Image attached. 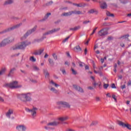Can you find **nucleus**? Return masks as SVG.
<instances>
[{"mask_svg":"<svg viewBox=\"0 0 131 131\" xmlns=\"http://www.w3.org/2000/svg\"><path fill=\"white\" fill-rule=\"evenodd\" d=\"M19 98L22 102H30L32 100L30 93L21 94L19 95Z\"/></svg>","mask_w":131,"mask_h":131,"instance_id":"nucleus-1","label":"nucleus"},{"mask_svg":"<svg viewBox=\"0 0 131 131\" xmlns=\"http://www.w3.org/2000/svg\"><path fill=\"white\" fill-rule=\"evenodd\" d=\"M4 88H9V89L14 90V89H20V88H22V85H18V82L14 81L10 83H6L4 84Z\"/></svg>","mask_w":131,"mask_h":131,"instance_id":"nucleus-2","label":"nucleus"},{"mask_svg":"<svg viewBox=\"0 0 131 131\" xmlns=\"http://www.w3.org/2000/svg\"><path fill=\"white\" fill-rule=\"evenodd\" d=\"M31 42L25 41L20 43L18 45H15L12 47L13 50H25L27 46L30 45Z\"/></svg>","mask_w":131,"mask_h":131,"instance_id":"nucleus-3","label":"nucleus"},{"mask_svg":"<svg viewBox=\"0 0 131 131\" xmlns=\"http://www.w3.org/2000/svg\"><path fill=\"white\" fill-rule=\"evenodd\" d=\"M25 110L28 113H30L32 116V118H35L36 117V112L37 111V108L33 107L32 109L26 108Z\"/></svg>","mask_w":131,"mask_h":131,"instance_id":"nucleus-4","label":"nucleus"},{"mask_svg":"<svg viewBox=\"0 0 131 131\" xmlns=\"http://www.w3.org/2000/svg\"><path fill=\"white\" fill-rule=\"evenodd\" d=\"M21 25H22V23L17 24V25H16L14 26L9 28L8 29H6L5 31L0 32V34H3V33H5V32H8L9 31H12V30H14V29H16V28H19V27L20 26H21Z\"/></svg>","mask_w":131,"mask_h":131,"instance_id":"nucleus-5","label":"nucleus"},{"mask_svg":"<svg viewBox=\"0 0 131 131\" xmlns=\"http://www.w3.org/2000/svg\"><path fill=\"white\" fill-rule=\"evenodd\" d=\"M58 124H60V122L54 121L52 122H50L47 124V126L45 127V129H50V128H52L51 126H56L58 125Z\"/></svg>","mask_w":131,"mask_h":131,"instance_id":"nucleus-6","label":"nucleus"},{"mask_svg":"<svg viewBox=\"0 0 131 131\" xmlns=\"http://www.w3.org/2000/svg\"><path fill=\"white\" fill-rule=\"evenodd\" d=\"M36 28H37V26H34L33 29L32 30H30L29 31H28L25 35H24V36L23 37L21 38V40H23V39L26 38L27 36H28L29 35V34H31V33H32V32H34V31H35V30H36Z\"/></svg>","mask_w":131,"mask_h":131,"instance_id":"nucleus-7","label":"nucleus"},{"mask_svg":"<svg viewBox=\"0 0 131 131\" xmlns=\"http://www.w3.org/2000/svg\"><path fill=\"white\" fill-rule=\"evenodd\" d=\"M59 30H60V28L54 29L52 30L49 31L43 34L42 38L43 39V38H46V35L53 34V33H55V32H57V31H59Z\"/></svg>","mask_w":131,"mask_h":131,"instance_id":"nucleus-8","label":"nucleus"},{"mask_svg":"<svg viewBox=\"0 0 131 131\" xmlns=\"http://www.w3.org/2000/svg\"><path fill=\"white\" fill-rule=\"evenodd\" d=\"M56 105H57V106H62V107L70 108V105H69V103L65 101H58L56 102Z\"/></svg>","mask_w":131,"mask_h":131,"instance_id":"nucleus-9","label":"nucleus"},{"mask_svg":"<svg viewBox=\"0 0 131 131\" xmlns=\"http://www.w3.org/2000/svg\"><path fill=\"white\" fill-rule=\"evenodd\" d=\"M98 33L99 36H105V35H107V34H108V31L106 28H103L98 31Z\"/></svg>","mask_w":131,"mask_h":131,"instance_id":"nucleus-10","label":"nucleus"},{"mask_svg":"<svg viewBox=\"0 0 131 131\" xmlns=\"http://www.w3.org/2000/svg\"><path fill=\"white\" fill-rule=\"evenodd\" d=\"M27 128L26 126L24 124L18 125L16 126V130L17 131H26Z\"/></svg>","mask_w":131,"mask_h":131,"instance_id":"nucleus-11","label":"nucleus"},{"mask_svg":"<svg viewBox=\"0 0 131 131\" xmlns=\"http://www.w3.org/2000/svg\"><path fill=\"white\" fill-rule=\"evenodd\" d=\"M118 124L120 125V126H122V127H126V128L128 129H129L130 130H131V125L128 123L125 124L122 121H119Z\"/></svg>","mask_w":131,"mask_h":131,"instance_id":"nucleus-12","label":"nucleus"},{"mask_svg":"<svg viewBox=\"0 0 131 131\" xmlns=\"http://www.w3.org/2000/svg\"><path fill=\"white\" fill-rule=\"evenodd\" d=\"M43 51H45V49H39L38 50L35 51L33 53V55H35V56L41 55V54H42V53H43Z\"/></svg>","mask_w":131,"mask_h":131,"instance_id":"nucleus-13","label":"nucleus"},{"mask_svg":"<svg viewBox=\"0 0 131 131\" xmlns=\"http://www.w3.org/2000/svg\"><path fill=\"white\" fill-rule=\"evenodd\" d=\"M9 42L8 41V39L5 38L3 41H2L0 43V48L2 47H5L7 45H8Z\"/></svg>","mask_w":131,"mask_h":131,"instance_id":"nucleus-14","label":"nucleus"},{"mask_svg":"<svg viewBox=\"0 0 131 131\" xmlns=\"http://www.w3.org/2000/svg\"><path fill=\"white\" fill-rule=\"evenodd\" d=\"M74 89L76 90V91H77L78 92H79L80 93H84L83 89L81 88V87L79 86H77L76 85H73Z\"/></svg>","mask_w":131,"mask_h":131,"instance_id":"nucleus-15","label":"nucleus"},{"mask_svg":"<svg viewBox=\"0 0 131 131\" xmlns=\"http://www.w3.org/2000/svg\"><path fill=\"white\" fill-rule=\"evenodd\" d=\"M14 113V110L12 109H9L8 111L6 113V115L8 118H11V116Z\"/></svg>","mask_w":131,"mask_h":131,"instance_id":"nucleus-16","label":"nucleus"},{"mask_svg":"<svg viewBox=\"0 0 131 131\" xmlns=\"http://www.w3.org/2000/svg\"><path fill=\"white\" fill-rule=\"evenodd\" d=\"M73 14V12L72 11H69L68 12H64L61 14V16L63 17H69V16H72Z\"/></svg>","mask_w":131,"mask_h":131,"instance_id":"nucleus-17","label":"nucleus"},{"mask_svg":"<svg viewBox=\"0 0 131 131\" xmlns=\"http://www.w3.org/2000/svg\"><path fill=\"white\" fill-rule=\"evenodd\" d=\"M100 8L102 9H107V4L105 2H100Z\"/></svg>","mask_w":131,"mask_h":131,"instance_id":"nucleus-18","label":"nucleus"},{"mask_svg":"<svg viewBox=\"0 0 131 131\" xmlns=\"http://www.w3.org/2000/svg\"><path fill=\"white\" fill-rule=\"evenodd\" d=\"M68 119H69V118L67 116L60 117L58 118V120H59V121H65L66 120H68Z\"/></svg>","mask_w":131,"mask_h":131,"instance_id":"nucleus-19","label":"nucleus"},{"mask_svg":"<svg viewBox=\"0 0 131 131\" xmlns=\"http://www.w3.org/2000/svg\"><path fill=\"white\" fill-rule=\"evenodd\" d=\"M74 51L75 52H76V53H78L79 52H81L82 50L79 46H77L76 47L74 48Z\"/></svg>","mask_w":131,"mask_h":131,"instance_id":"nucleus-20","label":"nucleus"},{"mask_svg":"<svg viewBox=\"0 0 131 131\" xmlns=\"http://www.w3.org/2000/svg\"><path fill=\"white\" fill-rule=\"evenodd\" d=\"M89 14H98L99 13V11L96 9H91L88 11Z\"/></svg>","mask_w":131,"mask_h":131,"instance_id":"nucleus-21","label":"nucleus"},{"mask_svg":"<svg viewBox=\"0 0 131 131\" xmlns=\"http://www.w3.org/2000/svg\"><path fill=\"white\" fill-rule=\"evenodd\" d=\"M6 39H7V41H8L9 43H11V42H13V41L15 40V38H14V37H10L6 38Z\"/></svg>","mask_w":131,"mask_h":131,"instance_id":"nucleus-22","label":"nucleus"},{"mask_svg":"<svg viewBox=\"0 0 131 131\" xmlns=\"http://www.w3.org/2000/svg\"><path fill=\"white\" fill-rule=\"evenodd\" d=\"M6 71H7V69H6V68L2 69L0 70V76H2V75H4V74L6 73Z\"/></svg>","mask_w":131,"mask_h":131,"instance_id":"nucleus-23","label":"nucleus"},{"mask_svg":"<svg viewBox=\"0 0 131 131\" xmlns=\"http://www.w3.org/2000/svg\"><path fill=\"white\" fill-rule=\"evenodd\" d=\"M51 84H52V85H54V86H55V88H58V86H60V85L56 83L55 82H54V81L51 80L50 82Z\"/></svg>","mask_w":131,"mask_h":131,"instance_id":"nucleus-24","label":"nucleus"},{"mask_svg":"<svg viewBox=\"0 0 131 131\" xmlns=\"http://www.w3.org/2000/svg\"><path fill=\"white\" fill-rule=\"evenodd\" d=\"M73 12V14H74L75 15H80L82 14L80 11H72Z\"/></svg>","mask_w":131,"mask_h":131,"instance_id":"nucleus-25","label":"nucleus"},{"mask_svg":"<svg viewBox=\"0 0 131 131\" xmlns=\"http://www.w3.org/2000/svg\"><path fill=\"white\" fill-rule=\"evenodd\" d=\"M15 70H16V69L15 68H13L12 69L9 73L8 74V76L10 77V76H12V74H13L14 73V72L15 71Z\"/></svg>","mask_w":131,"mask_h":131,"instance_id":"nucleus-26","label":"nucleus"},{"mask_svg":"<svg viewBox=\"0 0 131 131\" xmlns=\"http://www.w3.org/2000/svg\"><path fill=\"white\" fill-rule=\"evenodd\" d=\"M33 70L34 71H39L40 69L39 68H38L37 66H33Z\"/></svg>","mask_w":131,"mask_h":131,"instance_id":"nucleus-27","label":"nucleus"},{"mask_svg":"<svg viewBox=\"0 0 131 131\" xmlns=\"http://www.w3.org/2000/svg\"><path fill=\"white\" fill-rule=\"evenodd\" d=\"M13 2L14 1L13 0H8L5 3V5H11V4H13Z\"/></svg>","mask_w":131,"mask_h":131,"instance_id":"nucleus-28","label":"nucleus"},{"mask_svg":"<svg viewBox=\"0 0 131 131\" xmlns=\"http://www.w3.org/2000/svg\"><path fill=\"white\" fill-rule=\"evenodd\" d=\"M50 91L51 92H53V93H54L55 94H57L58 93V90H56V89L54 88H51L50 89Z\"/></svg>","mask_w":131,"mask_h":131,"instance_id":"nucleus-29","label":"nucleus"},{"mask_svg":"<svg viewBox=\"0 0 131 131\" xmlns=\"http://www.w3.org/2000/svg\"><path fill=\"white\" fill-rule=\"evenodd\" d=\"M78 29H80V26H78L74 28L70 29V30H73L74 31L76 30H78Z\"/></svg>","mask_w":131,"mask_h":131,"instance_id":"nucleus-30","label":"nucleus"},{"mask_svg":"<svg viewBox=\"0 0 131 131\" xmlns=\"http://www.w3.org/2000/svg\"><path fill=\"white\" fill-rule=\"evenodd\" d=\"M48 61L49 62V63L50 64L51 66H54V61L53 59L49 58L48 59Z\"/></svg>","mask_w":131,"mask_h":131,"instance_id":"nucleus-31","label":"nucleus"},{"mask_svg":"<svg viewBox=\"0 0 131 131\" xmlns=\"http://www.w3.org/2000/svg\"><path fill=\"white\" fill-rule=\"evenodd\" d=\"M30 61H31V62H36V59L34 58V56H31L30 57Z\"/></svg>","mask_w":131,"mask_h":131,"instance_id":"nucleus-32","label":"nucleus"},{"mask_svg":"<svg viewBox=\"0 0 131 131\" xmlns=\"http://www.w3.org/2000/svg\"><path fill=\"white\" fill-rule=\"evenodd\" d=\"M52 56L53 57V59H54L56 60H58V56H57V55H56V53H53L52 54Z\"/></svg>","mask_w":131,"mask_h":131,"instance_id":"nucleus-33","label":"nucleus"},{"mask_svg":"<svg viewBox=\"0 0 131 131\" xmlns=\"http://www.w3.org/2000/svg\"><path fill=\"white\" fill-rule=\"evenodd\" d=\"M106 15L109 17H114V14L110 13L109 12H106Z\"/></svg>","mask_w":131,"mask_h":131,"instance_id":"nucleus-34","label":"nucleus"},{"mask_svg":"<svg viewBox=\"0 0 131 131\" xmlns=\"http://www.w3.org/2000/svg\"><path fill=\"white\" fill-rule=\"evenodd\" d=\"M51 13H48L45 16V19H47L50 16H51Z\"/></svg>","mask_w":131,"mask_h":131,"instance_id":"nucleus-35","label":"nucleus"},{"mask_svg":"<svg viewBox=\"0 0 131 131\" xmlns=\"http://www.w3.org/2000/svg\"><path fill=\"white\" fill-rule=\"evenodd\" d=\"M73 5L76 6V7H80V8H81V7H82V4H73Z\"/></svg>","mask_w":131,"mask_h":131,"instance_id":"nucleus-36","label":"nucleus"},{"mask_svg":"<svg viewBox=\"0 0 131 131\" xmlns=\"http://www.w3.org/2000/svg\"><path fill=\"white\" fill-rule=\"evenodd\" d=\"M71 70H72V73H73V74H74V75H76V74H77V72H76V71L74 70V69L72 68Z\"/></svg>","mask_w":131,"mask_h":131,"instance_id":"nucleus-37","label":"nucleus"},{"mask_svg":"<svg viewBox=\"0 0 131 131\" xmlns=\"http://www.w3.org/2000/svg\"><path fill=\"white\" fill-rule=\"evenodd\" d=\"M0 102L1 103H5V99L2 96H0Z\"/></svg>","mask_w":131,"mask_h":131,"instance_id":"nucleus-38","label":"nucleus"},{"mask_svg":"<svg viewBox=\"0 0 131 131\" xmlns=\"http://www.w3.org/2000/svg\"><path fill=\"white\" fill-rule=\"evenodd\" d=\"M112 98L115 100V102H117V99L116 98V96H115V95H113Z\"/></svg>","mask_w":131,"mask_h":131,"instance_id":"nucleus-39","label":"nucleus"},{"mask_svg":"<svg viewBox=\"0 0 131 131\" xmlns=\"http://www.w3.org/2000/svg\"><path fill=\"white\" fill-rule=\"evenodd\" d=\"M97 29H98V27H96L94 30L93 32L90 34V35H93L95 32H96V30H97Z\"/></svg>","mask_w":131,"mask_h":131,"instance_id":"nucleus-40","label":"nucleus"},{"mask_svg":"<svg viewBox=\"0 0 131 131\" xmlns=\"http://www.w3.org/2000/svg\"><path fill=\"white\" fill-rule=\"evenodd\" d=\"M125 88H126V85L125 84L123 85H121L120 86V88L121 89V90H124Z\"/></svg>","mask_w":131,"mask_h":131,"instance_id":"nucleus-41","label":"nucleus"},{"mask_svg":"<svg viewBox=\"0 0 131 131\" xmlns=\"http://www.w3.org/2000/svg\"><path fill=\"white\" fill-rule=\"evenodd\" d=\"M70 38V36H69L68 37L66 38L62 42H66L67 40H68Z\"/></svg>","mask_w":131,"mask_h":131,"instance_id":"nucleus-42","label":"nucleus"},{"mask_svg":"<svg viewBox=\"0 0 131 131\" xmlns=\"http://www.w3.org/2000/svg\"><path fill=\"white\" fill-rule=\"evenodd\" d=\"M44 74L46 78H49V77H50V73H47L46 74Z\"/></svg>","mask_w":131,"mask_h":131,"instance_id":"nucleus-43","label":"nucleus"},{"mask_svg":"<svg viewBox=\"0 0 131 131\" xmlns=\"http://www.w3.org/2000/svg\"><path fill=\"white\" fill-rule=\"evenodd\" d=\"M79 64L80 67H83V65H84V63L79 62Z\"/></svg>","mask_w":131,"mask_h":131,"instance_id":"nucleus-44","label":"nucleus"},{"mask_svg":"<svg viewBox=\"0 0 131 131\" xmlns=\"http://www.w3.org/2000/svg\"><path fill=\"white\" fill-rule=\"evenodd\" d=\"M108 86H109V84H104L103 85V88L105 89H108Z\"/></svg>","mask_w":131,"mask_h":131,"instance_id":"nucleus-45","label":"nucleus"},{"mask_svg":"<svg viewBox=\"0 0 131 131\" xmlns=\"http://www.w3.org/2000/svg\"><path fill=\"white\" fill-rule=\"evenodd\" d=\"M95 99H96V102H100V101L101 100L100 99V97H96Z\"/></svg>","mask_w":131,"mask_h":131,"instance_id":"nucleus-46","label":"nucleus"},{"mask_svg":"<svg viewBox=\"0 0 131 131\" xmlns=\"http://www.w3.org/2000/svg\"><path fill=\"white\" fill-rule=\"evenodd\" d=\"M60 10H64L65 11L68 10V7H63V8H60Z\"/></svg>","mask_w":131,"mask_h":131,"instance_id":"nucleus-47","label":"nucleus"},{"mask_svg":"<svg viewBox=\"0 0 131 131\" xmlns=\"http://www.w3.org/2000/svg\"><path fill=\"white\" fill-rule=\"evenodd\" d=\"M43 72L44 74H46V73H49V72H48V70H47V69H43Z\"/></svg>","mask_w":131,"mask_h":131,"instance_id":"nucleus-48","label":"nucleus"},{"mask_svg":"<svg viewBox=\"0 0 131 131\" xmlns=\"http://www.w3.org/2000/svg\"><path fill=\"white\" fill-rule=\"evenodd\" d=\"M103 26H109V24L107 23H104L103 24Z\"/></svg>","mask_w":131,"mask_h":131,"instance_id":"nucleus-49","label":"nucleus"},{"mask_svg":"<svg viewBox=\"0 0 131 131\" xmlns=\"http://www.w3.org/2000/svg\"><path fill=\"white\" fill-rule=\"evenodd\" d=\"M88 23H90V20H85L83 22V24H88Z\"/></svg>","mask_w":131,"mask_h":131,"instance_id":"nucleus-50","label":"nucleus"},{"mask_svg":"<svg viewBox=\"0 0 131 131\" xmlns=\"http://www.w3.org/2000/svg\"><path fill=\"white\" fill-rule=\"evenodd\" d=\"M98 123L97 122H93L91 124V125H96Z\"/></svg>","mask_w":131,"mask_h":131,"instance_id":"nucleus-51","label":"nucleus"},{"mask_svg":"<svg viewBox=\"0 0 131 131\" xmlns=\"http://www.w3.org/2000/svg\"><path fill=\"white\" fill-rule=\"evenodd\" d=\"M112 89H116V86H115V84L113 83L112 85Z\"/></svg>","mask_w":131,"mask_h":131,"instance_id":"nucleus-52","label":"nucleus"},{"mask_svg":"<svg viewBox=\"0 0 131 131\" xmlns=\"http://www.w3.org/2000/svg\"><path fill=\"white\" fill-rule=\"evenodd\" d=\"M112 39H113V38L112 37H111V36L108 37L107 38V40H112Z\"/></svg>","mask_w":131,"mask_h":131,"instance_id":"nucleus-53","label":"nucleus"},{"mask_svg":"<svg viewBox=\"0 0 131 131\" xmlns=\"http://www.w3.org/2000/svg\"><path fill=\"white\" fill-rule=\"evenodd\" d=\"M85 70H89L90 69V67H89V66H85Z\"/></svg>","mask_w":131,"mask_h":131,"instance_id":"nucleus-54","label":"nucleus"},{"mask_svg":"<svg viewBox=\"0 0 131 131\" xmlns=\"http://www.w3.org/2000/svg\"><path fill=\"white\" fill-rule=\"evenodd\" d=\"M61 72H62V74H66V71L65 70H62Z\"/></svg>","mask_w":131,"mask_h":131,"instance_id":"nucleus-55","label":"nucleus"},{"mask_svg":"<svg viewBox=\"0 0 131 131\" xmlns=\"http://www.w3.org/2000/svg\"><path fill=\"white\" fill-rule=\"evenodd\" d=\"M48 57H49V55H48V54H45V56H44V58H45V59H47V58H48Z\"/></svg>","mask_w":131,"mask_h":131,"instance_id":"nucleus-56","label":"nucleus"},{"mask_svg":"<svg viewBox=\"0 0 131 131\" xmlns=\"http://www.w3.org/2000/svg\"><path fill=\"white\" fill-rule=\"evenodd\" d=\"M127 84L128 86L131 85V81L130 80L128 81Z\"/></svg>","mask_w":131,"mask_h":131,"instance_id":"nucleus-57","label":"nucleus"},{"mask_svg":"<svg viewBox=\"0 0 131 131\" xmlns=\"http://www.w3.org/2000/svg\"><path fill=\"white\" fill-rule=\"evenodd\" d=\"M53 4V1H50L48 3V6H50Z\"/></svg>","mask_w":131,"mask_h":131,"instance_id":"nucleus-58","label":"nucleus"},{"mask_svg":"<svg viewBox=\"0 0 131 131\" xmlns=\"http://www.w3.org/2000/svg\"><path fill=\"white\" fill-rule=\"evenodd\" d=\"M114 69H116L117 68V64L116 63L114 65Z\"/></svg>","mask_w":131,"mask_h":131,"instance_id":"nucleus-59","label":"nucleus"},{"mask_svg":"<svg viewBox=\"0 0 131 131\" xmlns=\"http://www.w3.org/2000/svg\"><path fill=\"white\" fill-rule=\"evenodd\" d=\"M88 90H94V88L92 86L88 87Z\"/></svg>","mask_w":131,"mask_h":131,"instance_id":"nucleus-60","label":"nucleus"},{"mask_svg":"<svg viewBox=\"0 0 131 131\" xmlns=\"http://www.w3.org/2000/svg\"><path fill=\"white\" fill-rule=\"evenodd\" d=\"M129 36V35H125V36H123L124 38H127V37H128Z\"/></svg>","mask_w":131,"mask_h":131,"instance_id":"nucleus-61","label":"nucleus"},{"mask_svg":"<svg viewBox=\"0 0 131 131\" xmlns=\"http://www.w3.org/2000/svg\"><path fill=\"white\" fill-rule=\"evenodd\" d=\"M100 61H101L102 64H103V63H104V61L105 60H104V59L101 58V59H100Z\"/></svg>","mask_w":131,"mask_h":131,"instance_id":"nucleus-62","label":"nucleus"},{"mask_svg":"<svg viewBox=\"0 0 131 131\" xmlns=\"http://www.w3.org/2000/svg\"><path fill=\"white\" fill-rule=\"evenodd\" d=\"M118 79H122V76L121 75L118 76Z\"/></svg>","mask_w":131,"mask_h":131,"instance_id":"nucleus-63","label":"nucleus"},{"mask_svg":"<svg viewBox=\"0 0 131 131\" xmlns=\"http://www.w3.org/2000/svg\"><path fill=\"white\" fill-rule=\"evenodd\" d=\"M127 17H129V18L131 17V13H129L127 15Z\"/></svg>","mask_w":131,"mask_h":131,"instance_id":"nucleus-64","label":"nucleus"}]
</instances>
